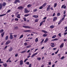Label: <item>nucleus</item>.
I'll return each mask as SVG.
<instances>
[{"instance_id":"obj_1","label":"nucleus","mask_w":67,"mask_h":67,"mask_svg":"<svg viewBox=\"0 0 67 67\" xmlns=\"http://www.w3.org/2000/svg\"><path fill=\"white\" fill-rule=\"evenodd\" d=\"M46 4H47V3H44L42 6H41L39 8V9H42L43 8H44V7H45V6L46 5Z\"/></svg>"},{"instance_id":"obj_2","label":"nucleus","mask_w":67,"mask_h":67,"mask_svg":"<svg viewBox=\"0 0 67 67\" xmlns=\"http://www.w3.org/2000/svg\"><path fill=\"white\" fill-rule=\"evenodd\" d=\"M23 27L26 29H31V27H29V26H23Z\"/></svg>"},{"instance_id":"obj_3","label":"nucleus","mask_w":67,"mask_h":67,"mask_svg":"<svg viewBox=\"0 0 67 67\" xmlns=\"http://www.w3.org/2000/svg\"><path fill=\"white\" fill-rule=\"evenodd\" d=\"M37 54H38V53L36 52V53L33 54L31 56V57H34V56H35Z\"/></svg>"},{"instance_id":"obj_4","label":"nucleus","mask_w":67,"mask_h":67,"mask_svg":"<svg viewBox=\"0 0 67 67\" xmlns=\"http://www.w3.org/2000/svg\"><path fill=\"white\" fill-rule=\"evenodd\" d=\"M24 10H25V13H28L30 12V10H27V9L26 8Z\"/></svg>"},{"instance_id":"obj_5","label":"nucleus","mask_w":67,"mask_h":67,"mask_svg":"<svg viewBox=\"0 0 67 67\" xmlns=\"http://www.w3.org/2000/svg\"><path fill=\"white\" fill-rule=\"evenodd\" d=\"M51 7V5H48L47 8V11H49L50 9V7Z\"/></svg>"},{"instance_id":"obj_6","label":"nucleus","mask_w":67,"mask_h":67,"mask_svg":"<svg viewBox=\"0 0 67 67\" xmlns=\"http://www.w3.org/2000/svg\"><path fill=\"white\" fill-rule=\"evenodd\" d=\"M57 18L56 17H54L53 18V21L54 22H55V21L57 20Z\"/></svg>"},{"instance_id":"obj_7","label":"nucleus","mask_w":67,"mask_h":67,"mask_svg":"<svg viewBox=\"0 0 67 67\" xmlns=\"http://www.w3.org/2000/svg\"><path fill=\"white\" fill-rule=\"evenodd\" d=\"M18 9H19V10H22L23 9V7L21 6H20L18 7Z\"/></svg>"},{"instance_id":"obj_8","label":"nucleus","mask_w":67,"mask_h":67,"mask_svg":"<svg viewBox=\"0 0 67 67\" xmlns=\"http://www.w3.org/2000/svg\"><path fill=\"white\" fill-rule=\"evenodd\" d=\"M11 42V41L10 40H8L5 43V45H7V44H8L9 43H10Z\"/></svg>"},{"instance_id":"obj_9","label":"nucleus","mask_w":67,"mask_h":67,"mask_svg":"<svg viewBox=\"0 0 67 67\" xmlns=\"http://www.w3.org/2000/svg\"><path fill=\"white\" fill-rule=\"evenodd\" d=\"M48 41V38H46V40L44 41V43H46V42H47Z\"/></svg>"},{"instance_id":"obj_10","label":"nucleus","mask_w":67,"mask_h":67,"mask_svg":"<svg viewBox=\"0 0 67 67\" xmlns=\"http://www.w3.org/2000/svg\"><path fill=\"white\" fill-rule=\"evenodd\" d=\"M13 49V48L12 47H10V49H9V52H11Z\"/></svg>"},{"instance_id":"obj_11","label":"nucleus","mask_w":67,"mask_h":67,"mask_svg":"<svg viewBox=\"0 0 67 67\" xmlns=\"http://www.w3.org/2000/svg\"><path fill=\"white\" fill-rule=\"evenodd\" d=\"M10 39L11 40H12L13 39V35H10Z\"/></svg>"},{"instance_id":"obj_12","label":"nucleus","mask_w":67,"mask_h":67,"mask_svg":"<svg viewBox=\"0 0 67 67\" xmlns=\"http://www.w3.org/2000/svg\"><path fill=\"white\" fill-rule=\"evenodd\" d=\"M20 65H23V61L21 60L20 61Z\"/></svg>"},{"instance_id":"obj_13","label":"nucleus","mask_w":67,"mask_h":67,"mask_svg":"<svg viewBox=\"0 0 67 67\" xmlns=\"http://www.w3.org/2000/svg\"><path fill=\"white\" fill-rule=\"evenodd\" d=\"M63 46H64V43H63L60 46V48H62V47H63Z\"/></svg>"},{"instance_id":"obj_14","label":"nucleus","mask_w":67,"mask_h":67,"mask_svg":"<svg viewBox=\"0 0 67 67\" xmlns=\"http://www.w3.org/2000/svg\"><path fill=\"white\" fill-rule=\"evenodd\" d=\"M5 5H6V4L5 3L3 2L2 3V6H3V7H4V6H5Z\"/></svg>"},{"instance_id":"obj_15","label":"nucleus","mask_w":67,"mask_h":67,"mask_svg":"<svg viewBox=\"0 0 67 67\" xmlns=\"http://www.w3.org/2000/svg\"><path fill=\"white\" fill-rule=\"evenodd\" d=\"M2 8V4H0V10H1Z\"/></svg>"},{"instance_id":"obj_16","label":"nucleus","mask_w":67,"mask_h":67,"mask_svg":"<svg viewBox=\"0 0 67 67\" xmlns=\"http://www.w3.org/2000/svg\"><path fill=\"white\" fill-rule=\"evenodd\" d=\"M32 16L33 17H34V18H38V16H37V15H34Z\"/></svg>"},{"instance_id":"obj_17","label":"nucleus","mask_w":67,"mask_h":67,"mask_svg":"<svg viewBox=\"0 0 67 67\" xmlns=\"http://www.w3.org/2000/svg\"><path fill=\"white\" fill-rule=\"evenodd\" d=\"M20 14L17 15L16 16L17 18H19V19H20Z\"/></svg>"},{"instance_id":"obj_18","label":"nucleus","mask_w":67,"mask_h":67,"mask_svg":"<svg viewBox=\"0 0 67 67\" xmlns=\"http://www.w3.org/2000/svg\"><path fill=\"white\" fill-rule=\"evenodd\" d=\"M24 16L26 17V16H28L29 15H30V14H26L24 15Z\"/></svg>"},{"instance_id":"obj_19","label":"nucleus","mask_w":67,"mask_h":67,"mask_svg":"<svg viewBox=\"0 0 67 67\" xmlns=\"http://www.w3.org/2000/svg\"><path fill=\"white\" fill-rule=\"evenodd\" d=\"M31 6H32V5L31 4H29L27 5V7L28 8H30V7H31Z\"/></svg>"},{"instance_id":"obj_20","label":"nucleus","mask_w":67,"mask_h":67,"mask_svg":"<svg viewBox=\"0 0 67 67\" xmlns=\"http://www.w3.org/2000/svg\"><path fill=\"white\" fill-rule=\"evenodd\" d=\"M3 65L4 66V67H6V66H7V64H6V63H3Z\"/></svg>"},{"instance_id":"obj_21","label":"nucleus","mask_w":67,"mask_h":67,"mask_svg":"<svg viewBox=\"0 0 67 67\" xmlns=\"http://www.w3.org/2000/svg\"><path fill=\"white\" fill-rule=\"evenodd\" d=\"M42 32H44V33H45L46 34L47 33V32L45 30H42Z\"/></svg>"},{"instance_id":"obj_22","label":"nucleus","mask_w":67,"mask_h":67,"mask_svg":"<svg viewBox=\"0 0 67 67\" xmlns=\"http://www.w3.org/2000/svg\"><path fill=\"white\" fill-rule=\"evenodd\" d=\"M57 5V3H55L54 4V8H55V7H56V6Z\"/></svg>"},{"instance_id":"obj_23","label":"nucleus","mask_w":67,"mask_h":67,"mask_svg":"<svg viewBox=\"0 0 67 67\" xmlns=\"http://www.w3.org/2000/svg\"><path fill=\"white\" fill-rule=\"evenodd\" d=\"M37 59L38 60H41V58L40 57H38L37 58Z\"/></svg>"},{"instance_id":"obj_24","label":"nucleus","mask_w":67,"mask_h":67,"mask_svg":"<svg viewBox=\"0 0 67 67\" xmlns=\"http://www.w3.org/2000/svg\"><path fill=\"white\" fill-rule=\"evenodd\" d=\"M31 47V45L29 46H26V48H30Z\"/></svg>"},{"instance_id":"obj_25","label":"nucleus","mask_w":67,"mask_h":67,"mask_svg":"<svg viewBox=\"0 0 67 67\" xmlns=\"http://www.w3.org/2000/svg\"><path fill=\"white\" fill-rule=\"evenodd\" d=\"M6 15V14H4L0 15V16H4V15Z\"/></svg>"},{"instance_id":"obj_26","label":"nucleus","mask_w":67,"mask_h":67,"mask_svg":"<svg viewBox=\"0 0 67 67\" xmlns=\"http://www.w3.org/2000/svg\"><path fill=\"white\" fill-rule=\"evenodd\" d=\"M38 38H36L35 40V42H37V41H38Z\"/></svg>"},{"instance_id":"obj_27","label":"nucleus","mask_w":67,"mask_h":67,"mask_svg":"<svg viewBox=\"0 0 67 67\" xmlns=\"http://www.w3.org/2000/svg\"><path fill=\"white\" fill-rule=\"evenodd\" d=\"M65 29H66V30L65 31V32H67V27H64Z\"/></svg>"},{"instance_id":"obj_28","label":"nucleus","mask_w":67,"mask_h":67,"mask_svg":"<svg viewBox=\"0 0 67 67\" xmlns=\"http://www.w3.org/2000/svg\"><path fill=\"white\" fill-rule=\"evenodd\" d=\"M4 35V33H3L1 34V35H2V37H3V35Z\"/></svg>"},{"instance_id":"obj_29","label":"nucleus","mask_w":67,"mask_h":67,"mask_svg":"<svg viewBox=\"0 0 67 67\" xmlns=\"http://www.w3.org/2000/svg\"><path fill=\"white\" fill-rule=\"evenodd\" d=\"M24 44L25 46H26L28 45V44H27V43L26 42L25 43H24Z\"/></svg>"},{"instance_id":"obj_30","label":"nucleus","mask_w":67,"mask_h":67,"mask_svg":"<svg viewBox=\"0 0 67 67\" xmlns=\"http://www.w3.org/2000/svg\"><path fill=\"white\" fill-rule=\"evenodd\" d=\"M13 36L15 38V37H17V36H18V35H14Z\"/></svg>"},{"instance_id":"obj_31","label":"nucleus","mask_w":67,"mask_h":67,"mask_svg":"<svg viewBox=\"0 0 67 67\" xmlns=\"http://www.w3.org/2000/svg\"><path fill=\"white\" fill-rule=\"evenodd\" d=\"M23 37V35H21L20 36V38H19V39L21 38H22Z\"/></svg>"},{"instance_id":"obj_32","label":"nucleus","mask_w":67,"mask_h":67,"mask_svg":"<svg viewBox=\"0 0 67 67\" xmlns=\"http://www.w3.org/2000/svg\"><path fill=\"white\" fill-rule=\"evenodd\" d=\"M8 36H6L5 38V40H8Z\"/></svg>"},{"instance_id":"obj_33","label":"nucleus","mask_w":67,"mask_h":67,"mask_svg":"<svg viewBox=\"0 0 67 67\" xmlns=\"http://www.w3.org/2000/svg\"><path fill=\"white\" fill-rule=\"evenodd\" d=\"M56 37V35H54L52 37V38H55Z\"/></svg>"},{"instance_id":"obj_34","label":"nucleus","mask_w":67,"mask_h":67,"mask_svg":"<svg viewBox=\"0 0 67 67\" xmlns=\"http://www.w3.org/2000/svg\"><path fill=\"white\" fill-rule=\"evenodd\" d=\"M50 27L51 29H53V28H54V27L53 25H52L50 26Z\"/></svg>"},{"instance_id":"obj_35","label":"nucleus","mask_w":67,"mask_h":67,"mask_svg":"<svg viewBox=\"0 0 67 67\" xmlns=\"http://www.w3.org/2000/svg\"><path fill=\"white\" fill-rule=\"evenodd\" d=\"M3 30H0V33H2L3 32Z\"/></svg>"},{"instance_id":"obj_36","label":"nucleus","mask_w":67,"mask_h":67,"mask_svg":"<svg viewBox=\"0 0 67 67\" xmlns=\"http://www.w3.org/2000/svg\"><path fill=\"white\" fill-rule=\"evenodd\" d=\"M47 35V34H44L43 35V37H46V36Z\"/></svg>"},{"instance_id":"obj_37","label":"nucleus","mask_w":67,"mask_h":67,"mask_svg":"<svg viewBox=\"0 0 67 67\" xmlns=\"http://www.w3.org/2000/svg\"><path fill=\"white\" fill-rule=\"evenodd\" d=\"M15 1H16L17 2H18V3H20V1L19 0H15Z\"/></svg>"},{"instance_id":"obj_38","label":"nucleus","mask_w":67,"mask_h":67,"mask_svg":"<svg viewBox=\"0 0 67 67\" xmlns=\"http://www.w3.org/2000/svg\"><path fill=\"white\" fill-rule=\"evenodd\" d=\"M25 52H26V51H24L22 52H21L20 53H25Z\"/></svg>"},{"instance_id":"obj_39","label":"nucleus","mask_w":67,"mask_h":67,"mask_svg":"<svg viewBox=\"0 0 67 67\" xmlns=\"http://www.w3.org/2000/svg\"><path fill=\"white\" fill-rule=\"evenodd\" d=\"M43 23V21H42L40 23V26H41L42 25V24Z\"/></svg>"},{"instance_id":"obj_40","label":"nucleus","mask_w":67,"mask_h":67,"mask_svg":"<svg viewBox=\"0 0 67 67\" xmlns=\"http://www.w3.org/2000/svg\"><path fill=\"white\" fill-rule=\"evenodd\" d=\"M23 19L24 21H26V18L24 17L23 18Z\"/></svg>"},{"instance_id":"obj_41","label":"nucleus","mask_w":67,"mask_h":67,"mask_svg":"<svg viewBox=\"0 0 67 67\" xmlns=\"http://www.w3.org/2000/svg\"><path fill=\"white\" fill-rule=\"evenodd\" d=\"M38 19H36L35 20V22H38Z\"/></svg>"},{"instance_id":"obj_42","label":"nucleus","mask_w":67,"mask_h":67,"mask_svg":"<svg viewBox=\"0 0 67 67\" xmlns=\"http://www.w3.org/2000/svg\"><path fill=\"white\" fill-rule=\"evenodd\" d=\"M58 56L59 57V58H60L61 57H62V55L60 54H58Z\"/></svg>"},{"instance_id":"obj_43","label":"nucleus","mask_w":67,"mask_h":67,"mask_svg":"<svg viewBox=\"0 0 67 67\" xmlns=\"http://www.w3.org/2000/svg\"><path fill=\"white\" fill-rule=\"evenodd\" d=\"M11 11V9H9L8 10L7 12V13H9V12H10Z\"/></svg>"},{"instance_id":"obj_44","label":"nucleus","mask_w":67,"mask_h":67,"mask_svg":"<svg viewBox=\"0 0 67 67\" xmlns=\"http://www.w3.org/2000/svg\"><path fill=\"white\" fill-rule=\"evenodd\" d=\"M0 63H3V62L1 61V59H0Z\"/></svg>"},{"instance_id":"obj_45","label":"nucleus","mask_w":67,"mask_h":67,"mask_svg":"<svg viewBox=\"0 0 67 67\" xmlns=\"http://www.w3.org/2000/svg\"><path fill=\"white\" fill-rule=\"evenodd\" d=\"M28 60V59H27V58H26V59L25 60H24V62L25 63V62H26V60Z\"/></svg>"},{"instance_id":"obj_46","label":"nucleus","mask_w":67,"mask_h":67,"mask_svg":"<svg viewBox=\"0 0 67 67\" xmlns=\"http://www.w3.org/2000/svg\"><path fill=\"white\" fill-rule=\"evenodd\" d=\"M18 20H19V19H18V18H15V21H18Z\"/></svg>"},{"instance_id":"obj_47","label":"nucleus","mask_w":67,"mask_h":67,"mask_svg":"<svg viewBox=\"0 0 67 67\" xmlns=\"http://www.w3.org/2000/svg\"><path fill=\"white\" fill-rule=\"evenodd\" d=\"M59 36H60V37H61L62 36V35H61V34L60 33L58 35Z\"/></svg>"},{"instance_id":"obj_48","label":"nucleus","mask_w":67,"mask_h":67,"mask_svg":"<svg viewBox=\"0 0 67 67\" xmlns=\"http://www.w3.org/2000/svg\"><path fill=\"white\" fill-rule=\"evenodd\" d=\"M44 41V39H43V40L41 42V43L42 44V43H43V42Z\"/></svg>"},{"instance_id":"obj_49","label":"nucleus","mask_w":67,"mask_h":67,"mask_svg":"<svg viewBox=\"0 0 67 67\" xmlns=\"http://www.w3.org/2000/svg\"><path fill=\"white\" fill-rule=\"evenodd\" d=\"M58 51H59V49H58L57 52H55V54H57V53H58Z\"/></svg>"},{"instance_id":"obj_50","label":"nucleus","mask_w":67,"mask_h":67,"mask_svg":"<svg viewBox=\"0 0 67 67\" xmlns=\"http://www.w3.org/2000/svg\"><path fill=\"white\" fill-rule=\"evenodd\" d=\"M57 40H58V38H55L53 40V41H56Z\"/></svg>"},{"instance_id":"obj_51","label":"nucleus","mask_w":67,"mask_h":67,"mask_svg":"<svg viewBox=\"0 0 67 67\" xmlns=\"http://www.w3.org/2000/svg\"><path fill=\"white\" fill-rule=\"evenodd\" d=\"M51 47H54V46H55V44H52V45H51Z\"/></svg>"},{"instance_id":"obj_52","label":"nucleus","mask_w":67,"mask_h":67,"mask_svg":"<svg viewBox=\"0 0 67 67\" xmlns=\"http://www.w3.org/2000/svg\"><path fill=\"white\" fill-rule=\"evenodd\" d=\"M64 56H63L62 57H61V59H64Z\"/></svg>"},{"instance_id":"obj_53","label":"nucleus","mask_w":67,"mask_h":67,"mask_svg":"<svg viewBox=\"0 0 67 67\" xmlns=\"http://www.w3.org/2000/svg\"><path fill=\"white\" fill-rule=\"evenodd\" d=\"M14 28L15 29H16V30H17L18 29V27H15Z\"/></svg>"},{"instance_id":"obj_54","label":"nucleus","mask_w":67,"mask_h":67,"mask_svg":"<svg viewBox=\"0 0 67 67\" xmlns=\"http://www.w3.org/2000/svg\"><path fill=\"white\" fill-rule=\"evenodd\" d=\"M18 56V53H17V54H16L15 55V57H17Z\"/></svg>"},{"instance_id":"obj_55","label":"nucleus","mask_w":67,"mask_h":67,"mask_svg":"<svg viewBox=\"0 0 67 67\" xmlns=\"http://www.w3.org/2000/svg\"><path fill=\"white\" fill-rule=\"evenodd\" d=\"M25 32H31V30H28L26 31H25Z\"/></svg>"},{"instance_id":"obj_56","label":"nucleus","mask_w":67,"mask_h":67,"mask_svg":"<svg viewBox=\"0 0 67 67\" xmlns=\"http://www.w3.org/2000/svg\"><path fill=\"white\" fill-rule=\"evenodd\" d=\"M65 5V4H64L63 5H62L61 7V8H63V7Z\"/></svg>"},{"instance_id":"obj_57","label":"nucleus","mask_w":67,"mask_h":67,"mask_svg":"<svg viewBox=\"0 0 67 67\" xmlns=\"http://www.w3.org/2000/svg\"><path fill=\"white\" fill-rule=\"evenodd\" d=\"M57 15L58 16H59V15H60V13H58L57 14Z\"/></svg>"},{"instance_id":"obj_58","label":"nucleus","mask_w":67,"mask_h":67,"mask_svg":"<svg viewBox=\"0 0 67 67\" xmlns=\"http://www.w3.org/2000/svg\"><path fill=\"white\" fill-rule=\"evenodd\" d=\"M37 50H38V48L35 49V51H34V52H36V51H37Z\"/></svg>"},{"instance_id":"obj_59","label":"nucleus","mask_w":67,"mask_h":67,"mask_svg":"<svg viewBox=\"0 0 67 67\" xmlns=\"http://www.w3.org/2000/svg\"><path fill=\"white\" fill-rule=\"evenodd\" d=\"M26 64L27 65H29V62H26Z\"/></svg>"},{"instance_id":"obj_60","label":"nucleus","mask_w":67,"mask_h":67,"mask_svg":"<svg viewBox=\"0 0 67 67\" xmlns=\"http://www.w3.org/2000/svg\"><path fill=\"white\" fill-rule=\"evenodd\" d=\"M36 11H37V9H35L33 11L34 12H36Z\"/></svg>"},{"instance_id":"obj_61","label":"nucleus","mask_w":67,"mask_h":67,"mask_svg":"<svg viewBox=\"0 0 67 67\" xmlns=\"http://www.w3.org/2000/svg\"><path fill=\"white\" fill-rule=\"evenodd\" d=\"M67 34V32L64 33V35H66V34Z\"/></svg>"},{"instance_id":"obj_62","label":"nucleus","mask_w":67,"mask_h":67,"mask_svg":"<svg viewBox=\"0 0 67 67\" xmlns=\"http://www.w3.org/2000/svg\"><path fill=\"white\" fill-rule=\"evenodd\" d=\"M63 20H62V19H61V20H60V21H59V22H60V23H61V22H62V21H63Z\"/></svg>"},{"instance_id":"obj_63","label":"nucleus","mask_w":67,"mask_h":67,"mask_svg":"<svg viewBox=\"0 0 67 67\" xmlns=\"http://www.w3.org/2000/svg\"><path fill=\"white\" fill-rule=\"evenodd\" d=\"M44 65L43 64H42L41 65V67H44Z\"/></svg>"},{"instance_id":"obj_64","label":"nucleus","mask_w":67,"mask_h":67,"mask_svg":"<svg viewBox=\"0 0 67 67\" xmlns=\"http://www.w3.org/2000/svg\"><path fill=\"white\" fill-rule=\"evenodd\" d=\"M55 66V64H53L52 65V67H54Z\"/></svg>"}]
</instances>
